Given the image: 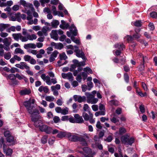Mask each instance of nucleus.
<instances>
[{
    "mask_svg": "<svg viewBox=\"0 0 157 157\" xmlns=\"http://www.w3.org/2000/svg\"><path fill=\"white\" fill-rule=\"evenodd\" d=\"M145 63V62H143V61L140 63V64L138 67L139 71H143L144 70V63Z\"/></svg>",
    "mask_w": 157,
    "mask_h": 157,
    "instance_id": "cd10ccee",
    "label": "nucleus"
},
{
    "mask_svg": "<svg viewBox=\"0 0 157 157\" xmlns=\"http://www.w3.org/2000/svg\"><path fill=\"white\" fill-rule=\"evenodd\" d=\"M74 52L75 53L77 57L81 58L83 60H84L87 59L82 50H80V49H75Z\"/></svg>",
    "mask_w": 157,
    "mask_h": 157,
    "instance_id": "1a4fd4ad",
    "label": "nucleus"
},
{
    "mask_svg": "<svg viewBox=\"0 0 157 157\" xmlns=\"http://www.w3.org/2000/svg\"><path fill=\"white\" fill-rule=\"evenodd\" d=\"M8 78L11 81V85H17L18 84V81L16 79L15 75L13 74H10L8 76Z\"/></svg>",
    "mask_w": 157,
    "mask_h": 157,
    "instance_id": "9b49d317",
    "label": "nucleus"
},
{
    "mask_svg": "<svg viewBox=\"0 0 157 157\" xmlns=\"http://www.w3.org/2000/svg\"><path fill=\"white\" fill-rule=\"evenodd\" d=\"M48 138V136L47 135H44L41 138V143L44 144L47 142Z\"/></svg>",
    "mask_w": 157,
    "mask_h": 157,
    "instance_id": "2f4dec72",
    "label": "nucleus"
},
{
    "mask_svg": "<svg viewBox=\"0 0 157 157\" xmlns=\"http://www.w3.org/2000/svg\"><path fill=\"white\" fill-rule=\"evenodd\" d=\"M54 98L53 96H47L46 97L45 99L46 101H52L54 99Z\"/></svg>",
    "mask_w": 157,
    "mask_h": 157,
    "instance_id": "37998d69",
    "label": "nucleus"
},
{
    "mask_svg": "<svg viewBox=\"0 0 157 157\" xmlns=\"http://www.w3.org/2000/svg\"><path fill=\"white\" fill-rule=\"evenodd\" d=\"M110 120L112 122L115 124L119 121V120L115 115L110 118Z\"/></svg>",
    "mask_w": 157,
    "mask_h": 157,
    "instance_id": "c03bdc74",
    "label": "nucleus"
},
{
    "mask_svg": "<svg viewBox=\"0 0 157 157\" xmlns=\"http://www.w3.org/2000/svg\"><path fill=\"white\" fill-rule=\"evenodd\" d=\"M24 47L26 49L30 48L34 49L36 48V45L34 44L29 43L24 44Z\"/></svg>",
    "mask_w": 157,
    "mask_h": 157,
    "instance_id": "4be33fe9",
    "label": "nucleus"
},
{
    "mask_svg": "<svg viewBox=\"0 0 157 157\" xmlns=\"http://www.w3.org/2000/svg\"><path fill=\"white\" fill-rule=\"evenodd\" d=\"M138 56L140 59H141V60H142L143 62H146L148 60V58L146 56H144L141 53H140L139 54Z\"/></svg>",
    "mask_w": 157,
    "mask_h": 157,
    "instance_id": "c756f323",
    "label": "nucleus"
},
{
    "mask_svg": "<svg viewBox=\"0 0 157 157\" xmlns=\"http://www.w3.org/2000/svg\"><path fill=\"white\" fill-rule=\"evenodd\" d=\"M62 76L63 78H67L70 81H72L73 80L74 77L72 75V73L68 72L67 73H62Z\"/></svg>",
    "mask_w": 157,
    "mask_h": 157,
    "instance_id": "2eb2a0df",
    "label": "nucleus"
},
{
    "mask_svg": "<svg viewBox=\"0 0 157 157\" xmlns=\"http://www.w3.org/2000/svg\"><path fill=\"white\" fill-rule=\"evenodd\" d=\"M7 142L10 143L11 145H14L16 143V139L12 135L6 138Z\"/></svg>",
    "mask_w": 157,
    "mask_h": 157,
    "instance_id": "f3484780",
    "label": "nucleus"
},
{
    "mask_svg": "<svg viewBox=\"0 0 157 157\" xmlns=\"http://www.w3.org/2000/svg\"><path fill=\"white\" fill-rule=\"evenodd\" d=\"M52 128L51 127L47 125L46 129H45V130L44 132H45L46 134H49L52 133Z\"/></svg>",
    "mask_w": 157,
    "mask_h": 157,
    "instance_id": "e433bc0d",
    "label": "nucleus"
},
{
    "mask_svg": "<svg viewBox=\"0 0 157 157\" xmlns=\"http://www.w3.org/2000/svg\"><path fill=\"white\" fill-rule=\"evenodd\" d=\"M60 59L63 60H65L67 58V56L64 53L60 54L59 55Z\"/></svg>",
    "mask_w": 157,
    "mask_h": 157,
    "instance_id": "a19ab883",
    "label": "nucleus"
},
{
    "mask_svg": "<svg viewBox=\"0 0 157 157\" xmlns=\"http://www.w3.org/2000/svg\"><path fill=\"white\" fill-rule=\"evenodd\" d=\"M52 27L56 28L59 24V22L57 20H53L51 23Z\"/></svg>",
    "mask_w": 157,
    "mask_h": 157,
    "instance_id": "c85d7f7f",
    "label": "nucleus"
},
{
    "mask_svg": "<svg viewBox=\"0 0 157 157\" xmlns=\"http://www.w3.org/2000/svg\"><path fill=\"white\" fill-rule=\"evenodd\" d=\"M71 136V133L65 132H59L57 135V137L60 138H62L64 137L68 138Z\"/></svg>",
    "mask_w": 157,
    "mask_h": 157,
    "instance_id": "ddd939ff",
    "label": "nucleus"
},
{
    "mask_svg": "<svg viewBox=\"0 0 157 157\" xmlns=\"http://www.w3.org/2000/svg\"><path fill=\"white\" fill-rule=\"evenodd\" d=\"M4 136L6 137V138L12 135L11 132L7 130L4 132Z\"/></svg>",
    "mask_w": 157,
    "mask_h": 157,
    "instance_id": "8fccbe9b",
    "label": "nucleus"
},
{
    "mask_svg": "<svg viewBox=\"0 0 157 157\" xmlns=\"http://www.w3.org/2000/svg\"><path fill=\"white\" fill-rule=\"evenodd\" d=\"M68 138L69 140L71 141L74 142L79 141L80 142L81 144L83 146H86L88 145L86 139L77 134H75V135L72 136L71 134V136Z\"/></svg>",
    "mask_w": 157,
    "mask_h": 157,
    "instance_id": "f03ea898",
    "label": "nucleus"
},
{
    "mask_svg": "<svg viewBox=\"0 0 157 157\" xmlns=\"http://www.w3.org/2000/svg\"><path fill=\"white\" fill-rule=\"evenodd\" d=\"M16 78H17L19 80H21L25 78V76L22 75H20L17 73L15 74Z\"/></svg>",
    "mask_w": 157,
    "mask_h": 157,
    "instance_id": "5fc2aeb1",
    "label": "nucleus"
},
{
    "mask_svg": "<svg viewBox=\"0 0 157 157\" xmlns=\"http://www.w3.org/2000/svg\"><path fill=\"white\" fill-rule=\"evenodd\" d=\"M136 93H137L138 95H139L141 97H144L146 96L147 95V93L146 92L142 93L140 90H139L138 89H137L136 90Z\"/></svg>",
    "mask_w": 157,
    "mask_h": 157,
    "instance_id": "72a5a7b5",
    "label": "nucleus"
},
{
    "mask_svg": "<svg viewBox=\"0 0 157 157\" xmlns=\"http://www.w3.org/2000/svg\"><path fill=\"white\" fill-rule=\"evenodd\" d=\"M51 37L56 40H58L59 36L56 30H52L51 34Z\"/></svg>",
    "mask_w": 157,
    "mask_h": 157,
    "instance_id": "a211bd4d",
    "label": "nucleus"
},
{
    "mask_svg": "<svg viewBox=\"0 0 157 157\" xmlns=\"http://www.w3.org/2000/svg\"><path fill=\"white\" fill-rule=\"evenodd\" d=\"M86 98L84 96L82 97L80 96H78V101L79 103H81L82 102L85 101H86Z\"/></svg>",
    "mask_w": 157,
    "mask_h": 157,
    "instance_id": "ea45409f",
    "label": "nucleus"
},
{
    "mask_svg": "<svg viewBox=\"0 0 157 157\" xmlns=\"http://www.w3.org/2000/svg\"><path fill=\"white\" fill-rule=\"evenodd\" d=\"M83 151L87 154H89L90 153L91 150L88 147H85L83 148Z\"/></svg>",
    "mask_w": 157,
    "mask_h": 157,
    "instance_id": "69168bd1",
    "label": "nucleus"
},
{
    "mask_svg": "<svg viewBox=\"0 0 157 157\" xmlns=\"http://www.w3.org/2000/svg\"><path fill=\"white\" fill-rule=\"evenodd\" d=\"M51 29L47 26H44L42 28L41 31L43 33V34L45 36L47 35V32L48 30H50Z\"/></svg>",
    "mask_w": 157,
    "mask_h": 157,
    "instance_id": "393cba45",
    "label": "nucleus"
},
{
    "mask_svg": "<svg viewBox=\"0 0 157 157\" xmlns=\"http://www.w3.org/2000/svg\"><path fill=\"white\" fill-rule=\"evenodd\" d=\"M21 66L23 67V69H25L26 70L29 69V67L25 62H22Z\"/></svg>",
    "mask_w": 157,
    "mask_h": 157,
    "instance_id": "13d9d810",
    "label": "nucleus"
},
{
    "mask_svg": "<svg viewBox=\"0 0 157 157\" xmlns=\"http://www.w3.org/2000/svg\"><path fill=\"white\" fill-rule=\"evenodd\" d=\"M41 77L44 81H45L48 85H50L51 83L49 81L50 77L49 76H46L44 74H43L41 75Z\"/></svg>",
    "mask_w": 157,
    "mask_h": 157,
    "instance_id": "6ab92c4d",
    "label": "nucleus"
},
{
    "mask_svg": "<svg viewBox=\"0 0 157 157\" xmlns=\"http://www.w3.org/2000/svg\"><path fill=\"white\" fill-rule=\"evenodd\" d=\"M47 125L45 124H42L40 126L39 129L41 132H44L46 127Z\"/></svg>",
    "mask_w": 157,
    "mask_h": 157,
    "instance_id": "e2e57ef3",
    "label": "nucleus"
},
{
    "mask_svg": "<svg viewBox=\"0 0 157 157\" xmlns=\"http://www.w3.org/2000/svg\"><path fill=\"white\" fill-rule=\"evenodd\" d=\"M125 62V57H122L119 59V63L121 65L124 64Z\"/></svg>",
    "mask_w": 157,
    "mask_h": 157,
    "instance_id": "774afa93",
    "label": "nucleus"
},
{
    "mask_svg": "<svg viewBox=\"0 0 157 157\" xmlns=\"http://www.w3.org/2000/svg\"><path fill=\"white\" fill-rule=\"evenodd\" d=\"M11 39L10 37L5 38L3 41L4 43V49L5 50L9 51L10 49V46L11 42Z\"/></svg>",
    "mask_w": 157,
    "mask_h": 157,
    "instance_id": "423d86ee",
    "label": "nucleus"
},
{
    "mask_svg": "<svg viewBox=\"0 0 157 157\" xmlns=\"http://www.w3.org/2000/svg\"><path fill=\"white\" fill-rule=\"evenodd\" d=\"M26 36H24L22 39V41H24V42L27 41L28 40H34L36 39L37 38L35 34H27Z\"/></svg>",
    "mask_w": 157,
    "mask_h": 157,
    "instance_id": "9d476101",
    "label": "nucleus"
},
{
    "mask_svg": "<svg viewBox=\"0 0 157 157\" xmlns=\"http://www.w3.org/2000/svg\"><path fill=\"white\" fill-rule=\"evenodd\" d=\"M31 58V57L28 55H25L24 56V60L26 62H29Z\"/></svg>",
    "mask_w": 157,
    "mask_h": 157,
    "instance_id": "3c124183",
    "label": "nucleus"
},
{
    "mask_svg": "<svg viewBox=\"0 0 157 157\" xmlns=\"http://www.w3.org/2000/svg\"><path fill=\"white\" fill-rule=\"evenodd\" d=\"M15 54H24V51L20 48H16L14 51Z\"/></svg>",
    "mask_w": 157,
    "mask_h": 157,
    "instance_id": "4c0bfd02",
    "label": "nucleus"
},
{
    "mask_svg": "<svg viewBox=\"0 0 157 157\" xmlns=\"http://www.w3.org/2000/svg\"><path fill=\"white\" fill-rule=\"evenodd\" d=\"M35 101V99L30 98L29 100L24 101L23 103L29 113L31 115L32 121H35L37 119L38 116H39V111L35 108L33 105Z\"/></svg>",
    "mask_w": 157,
    "mask_h": 157,
    "instance_id": "f257e3e1",
    "label": "nucleus"
},
{
    "mask_svg": "<svg viewBox=\"0 0 157 157\" xmlns=\"http://www.w3.org/2000/svg\"><path fill=\"white\" fill-rule=\"evenodd\" d=\"M124 79L125 82L128 83L129 82V77L127 73H125L124 74Z\"/></svg>",
    "mask_w": 157,
    "mask_h": 157,
    "instance_id": "6e6d98bb",
    "label": "nucleus"
},
{
    "mask_svg": "<svg viewBox=\"0 0 157 157\" xmlns=\"http://www.w3.org/2000/svg\"><path fill=\"white\" fill-rule=\"evenodd\" d=\"M85 95L87 98V101L88 103L91 104H95L98 101V100L97 98H94L95 96L89 93H85Z\"/></svg>",
    "mask_w": 157,
    "mask_h": 157,
    "instance_id": "20e7f679",
    "label": "nucleus"
},
{
    "mask_svg": "<svg viewBox=\"0 0 157 157\" xmlns=\"http://www.w3.org/2000/svg\"><path fill=\"white\" fill-rule=\"evenodd\" d=\"M142 22L141 21H136L134 23V25L135 26L140 27L141 26Z\"/></svg>",
    "mask_w": 157,
    "mask_h": 157,
    "instance_id": "a18cd8bd",
    "label": "nucleus"
},
{
    "mask_svg": "<svg viewBox=\"0 0 157 157\" xmlns=\"http://www.w3.org/2000/svg\"><path fill=\"white\" fill-rule=\"evenodd\" d=\"M82 116L83 117L85 120L86 121H88L90 117V115H88L87 113L83 112L82 113Z\"/></svg>",
    "mask_w": 157,
    "mask_h": 157,
    "instance_id": "58836bf2",
    "label": "nucleus"
},
{
    "mask_svg": "<svg viewBox=\"0 0 157 157\" xmlns=\"http://www.w3.org/2000/svg\"><path fill=\"white\" fill-rule=\"evenodd\" d=\"M70 32L67 31V35L69 37L71 36V33L74 36H76L77 34V30L74 24H72L69 28Z\"/></svg>",
    "mask_w": 157,
    "mask_h": 157,
    "instance_id": "39448f33",
    "label": "nucleus"
},
{
    "mask_svg": "<svg viewBox=\"0 0 157 157\" xmlns=\"http://www.w3.org/2000/svg\"><path fill=\"white\" fill-rule=\"evenodd\" d=\"M3 150L5 154H6L7 156H11L13 152L12 149L9 147L7 148V146L5 144H3Z\"/></svg>",
    "mask_w": 157,
    "mask_h": 157,
    "instance_id": "6e6552de",
    "label": "nucleus"
},
{
    "mask_svg": "<svg viewBox=\"0 0 157 157\" xmlns=\"http://www.w3.org/2000/svg\"><path fill=\"white\" fill-rule=\"evenodd\" d=\"M10 25L9 24H0V31L3 32L6 28L9 27Z\"/></svg>",
    "mask_w": 157,
    "mask_h": 157,
    "instance_id": "bb28decb",
    "label": "nucleus"
},
{
    "mask_svg": "<svg viewBox=\"0 0 157 157\" xmlns=\"http://www.w3.org/2000/svg\"><path fill=\"white\" fill-rule=\"evenodd\" d=\"M74 117L75 119L76 123L82 124L84 122V120L82 116H80L78 114H75Z\"/></svg>",
    "mask_w": 157,
    "mask_h": 157,
    "instance_id": "dca6fc26",
    "label": "nucleus"
},
{
    "mask_svg": "<svg viewBox=\"0 0 157 157\" xmlns=\"http://www.w3.org/2000/svg\"><path fill=\"white\" fill-rule=\"evenodd\" d=\"M92 147L93 148H95L97 147L99 150H101L103 149L102 145L100 144V142L96 143V144H92Z\"/></svg>",
    "mask_w": 157,
    "mask_h": 157,
    "instance_id": "a878e982",
    "label": "nucleus"
},
{
    "mask_svg": "<svg viewBox=\"0 0 157 157\" xmlns=\"http://www.w3.org/2000/svg\"><path fill=\"white\" fill-rule=\"evenodd\" d=\"M52 10L53 11V13L54 15L56 16L58 14V12L56 11V7L55 6H52Z\"/></svg>",
    "mask_w": 157,
    "mask_h": 157,
    "instance_id": "338daca9",
    "label": "nucleus"
},
{
    "mask_svg": "<svg viewBox=\"0 0 157 157\" xmlns=\"http://www.w3.org/2000/svg\"><path fill=\"white\" fill-rule=\"evenodd\" d=\"M60 89V85L57 84L55 86H52L51 87L52 90H53L56 89L59 90Z\"/></svg>",
    "mask_w": 157,
    "mask_h": 157,
    "instance_id": "49530a36",
    "label": "nucleus"
},
{
    "mask_svg": "<svg viewBox=\"0 0 157 157\" xmlns=\"http://www.w3.org/2000/svg\"><path fill=\"white\" fill-rule=\"evenodd\" d=\"M39 116L37 117V118L35 121H33L34 122V125L36 128H39L40 126L42 124V121L40 120L38 121L39 118Z\"/></svg>",
    "mask_w": 157,
    "mask_h": 157,
    "instance_id": "5701e85b",
    "label": "nucleus"
},
{
    "mask_svg": "<svg viewBox=\"0 0 157 157\" xmlns=\"http://www.w3.org/2000/svg\"><path fill=\"white\" fill-rule=\"evenodd\" d=\"M20 93V94L22 95H29L31 93V91L30 89L25 88L21 90Z\"/></svg>",
    "mask_w": 157,
    "mask_h": 157,
    "instance_id": "aec40b11",
    "label": "nucleus"
},
{
    "mask_svg": "<svg viewBox=\"0 0 157 157\" xmlns=\"http://www.w3.org/2000/svg\"><path fill=\"white\" fill-rule=\"evenodd\" d=\"M54 44L56 48L61 49L63 48V46L62 44L60 43H56L54 42L52 43Z\"/></svg>",
    "mask_w": 157,
    "mask_h": 157,
    "instance_id": "7c9ffc66",
    "label": "nucleus"
},
{
    "mask_svg": "<svg viewBox=\"0 0 157 157\" xmlns=\"http://www.w3.org/2000/svg\"><path fill=\"white\" fill-rule=\"evenodd\" d=\"M53 120L54 122L55 123H58L60 121L59 117L57 116H54L53 118Z\"/></svg>",
    "mask_w": 157,
    "mask_h": 157,
    "instance_id": "4d7b16f0",
    "label": "nucleus"
},
{
    "mask_svg": "<svg viewBox=\"0 0 157 157\" xmlns=\"http://www.w3.org/2000/svg\"><path fill=\"white\" fill-rule=\"evenodd\" d=\"M3 71H5L7 72H9L10 69L9 68L6 67H4L3 68L0 67V71L2 72Z\"/></svg>",
    "mask_w": 157,
    "mask_h": 157,
    "instance_id": "09e8293b",
    "label": "nucleus"
},
{
    "mask_svg": "<svg viewBox=\"0 0 157 157\" xmlns=\"http://www.w3.org/2000/svg\"><path fill=\"white\" fill-rule=\"evenodd\" d=\"M105 114L104 111H101L96 112L95 113V115L96 117H98L99 115H104Z\"/></svg>",
    "mask_w": 157,
    "mask_h": 157,
    "instance_id": "de8ad7c7",
    "label": "nucleus"
},
{
    "mask_svg": "<svg viewBox=\"0 0 157 157\" xmlns=\"http://www.w3.org/2000/svg\"><path fill=\"white\" fill-rule=\"evenodd\" d=\"M124 38L126 39L128 42H132L133 40V37L129 35L126 36Z\"/></svg>",
    "mask_w": 157,
    "mask_h": 157,
    "instance_id": "603ef678",
    "label": "nucleus"
},
{
    "mask_svg": "<svg viewBox=\"0 0 157 157\" xmlns=\"http://www.w3.org/2000/svg\"><path fill=\"white\" fill-rule=\"evenodd\" d=\"M61 24L59 25V27L63 29H64L68 28L69 27V25L67 23H66L63 20L61 21Z\"/></svg>",
    "mask_w": 157,
    "mask_h": 157,
    "instance_id": "412c9836",
    "label": "nucleus"
},
{
    "mask_svg": "<svg viewBox=\"0 0 157 157\" xmlns=\"http://www.w3.org/2000/svg\"><path fill=\"white\" fill-rule=\"evenodd\" d=\"M126 132V129L123 127H121L119 129V134L121 135L125 133Z\"/></svg>",
    "mask_w": 157,
    "mask_h": 157,
    "instance_id": "f704fd0d",
    "label": "nucleus"
},
{
    "mask_svg": "<svg viewBox=\"0 0 157 157\" xmlns=\"http://www.w3.org/2000/svg\"><path fill=\"white\" fill-rule=\"evenodd\" d=\"M63 60H61L58 61L57 63L59 66H61L63 65L66 64L67 63V62L66 60L64 62L62 61Z\"/></svg>",
    "mask_w": 157,
    "mask_h": 157,
    "instance_id": "bf43d9fd",
    "label": "nucleus"
},
{
    "mask_svg": "<svg viewBox=\"0 0 157 157\" xmlns=\"http://www.w3.org/2000/svg\"><path fill=\"white\" fill-rule=\"evenodd\" d=\"M4 58L8 60L10 59L11 57V54L10 52L5 54L4 55Z\"/></svg>",
    "mask_w": 157,
    "mask_h": 157,
    "instance_id": "864d4df0",
    "label": "nucleus"
},
{
    "mask_svg": "<svg viewBox=\"0 0 157 157\" xmlns=\"http://www.w3.org/2000/svg\"><path fill=\"white\" fill-rule=\"evenodd\" d=\"M114 47L115 48H117L119 49L117 50L115 52L116 55L119 56L121 53V51L123 50V48H124V46L122 43H118L114 45Z\"/></svg>",
    "mask_w": 157,
    "mask_h": 157,
    "instance_id": "0eeeda50",
    "label": "nucleus"
},
{
    "mask_svg": "<svg viewBox=\"0 0 157 157\" xmlns=\"http://www.w3.org/2000/svg\"><path fill=\"white\" fill-rule=\"evenodd\" d=\"M77 107V105L76 103H74L72 105V107L73 109V113H76L77 112L78 110L76 109Z\"/></svg>",
    "mask_w": 157,
    "mask_h": 157,
    "instance_id": "0e129e2a",
    "label": "nucleus"
},
{
    "mask_svg": "<svg viewBox=\"0 0 157 157\" xmlns=\"http://www.w3.org/2000/svg\"><path fill=\"white\" fill-rule=\"evenodd\" d=\"M34 10V8L33 10L29 8H28L25 9V11L24 12L26 13L27 15L32 14V13L33 12Z\"/></svg>",
    "mask_w": 157,
    "mask_h": 157,
    "instance_id": "c9c22d12",
    "label": "nucleus"
},
{
    "mask_svg": "<svg viewBox=\"0 0 157 157\" xmlns=\"http://www.w3.org/2000/svg\"><path fill=\"white\" fill-rule=\"evenodd\" d=\"M90 135L86 133H84L82 134V135H80V136L82 137L83 138H86V139H89L90 137Z\"/></svg>",
    "mask_w": 157,
    "mask_h": 157,
    "instance_id": "680f3d73",
    "label": "nucleus"
},
{
    "mask_svg": "<svg viewBox=\"0 0 157 157\" xmlns=\"http://www.w3.org/2000/svg\"><path fill=\"white\" fill-rule=\"evenodd\" d=\"M20 4L23 6L25 9L29 8L33 10V7L32 4L27 3L24 0H21L20 1Z\"/></svg>",
    "mask_w": 157,
    "mask_h": 157,
    "instance_id": "f8f14e48",
    "label": "nucleus"
},
{
    "mask_svg": "<svg viewBox=\"0 0 157 157\" xmlns=\"http://www.w3.org/2000/svg\"><path fill=\"white\" fill-rule=\"evenodd\" d=\"M84 71L87 73H89L90 74H92L93 73L92 70L89 67H86L84 68L83 69Z\"/></svg>",
    "mask_w": 157,
    "mask_h": 157,
    "instance_id": "052dcab7",
    "label": "nucleus"
},
{
    "mask_svg": "<svg viewBox=\"0 0 157 157\" xmlns=\"http://www.w3.org/2000/svg\"><path fill=\"white\" fill-rule=\"evenodd\" d=\"M130 136L129 134L122 136L121 137L122 143L125 145H132L134 142V139L133 137H130Z\"/></svg>",
    "mask_w": 157,
    "mask_h": 157,
    "instance_id": "7ed1b4c3",
    "label": "nucleus"
},
{
    "mask_svg": "<svg viewBox=\"0 0 157 157\" xmlns=\"http://www.w3.org/2000/svg\"><path fill=\"white\" fill-rule=\"evenodd\" d=\"M12 36L13 39L17 41H18L20 40L22 42H24V41H22L23 38L24 37V36H22L21 33H13L12 34Z\"/></svg>",
    "mask_w": 157,
    "mask_h": 157,
    "instance_id": "4468645a",
    "label": "nucleus"
},
{
    "mask_svg": "<svg viewBox=\"0 0 157 157\" xmlns=\"http://www.w3.org/2000/svg\"><path fill=\"white\" fill-rule=\"evenodd\" d=\"M69 109L67 107H65L62 109L61 113L63 115H66L68 113Z\"/></svg>",
    "mask_w": 157,
    "mask_h": 157,
    "instance_id": "79ce46f5",
    "label": "nucleus"
},
{
    "mask_svg": "<svg viewBox=\"0 0 157 157\" xmlns=\"http://www.w3.org/2000/svg\"><path fill=\"white\" fill-rule=\"evenodd\" d=\"M109 103L111 106H118L120 104V102L114 99L110 100Z\"/></svg>",
    "mask_w": 157,
    "mask_h": 157,
    "instance_id": "b1692460",
    "label": "nucleus"
},
{
    "mask_svg": "<svg viewBox=\"0 0 157 157\" xmlns=\"http://www.w3.org/2000/svg\"><path fill=\"white\" fill-rule=\"evenodd\" d=\"M89 114L90 115V118L89 120V121L90 122L91 124H94L95 122V118H93V115L92 114L90 111L89 112Z\"/></svg>",
    "mask_w": 157,
    "mask_h": 157,
    "instance_id": "473e14b6",
    "label": "nucleus"
}]
</instances>
